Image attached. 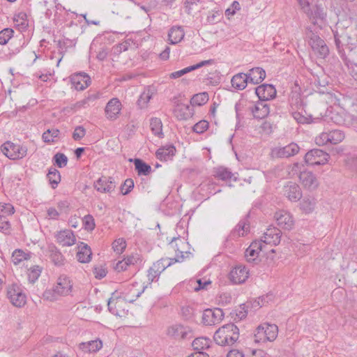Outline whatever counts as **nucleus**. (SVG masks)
I'll return each mask as SVG.
<instances>
[{
  "instance_id": "nucleus-1",
  "label": "nucleus",
  "mask_w": 357,
  "mask_h": 357,
  "mask_svg": "<svg viewBox=\"0 0 357 357\" xmlns=\"http://www.w3.org/2000/svg\"><path fill=\"white\" fill-rule=\"evenodd\" d=\"M239 339V329L233 323L225 324L214 333L215 342L222 347L232 346Z\"/></svg>"
},
{
  "instance_id": "nucleus-2",
  "label": "nucleus",
  "mask_w": 357,
  "mask_h": 357,
  "mask_svg": "<svg viewBox=\"0 0 357 357\" xmlns=\"http://www.w3.org/2000/svg\"><path fill=\"white\" fill-rule=\"evenodd\" d=\"M305 35L308 44L310 45L312 50L317 54L319 58L325 59L328 56V47L326 44L325 41L319 37L316 29H313L312 25L305 28Z\"/></svg>"
},
{
  "instance_id": "nucleus-3",
  "label": "nucleus",
  "mask_w": 357,
  "mask_h": 357,
  "mask_svg": "<svg viewBox=\"0 0 357 357\" xmlns=\"http://www.w3.org/2000/svg\"><path fill=\"white\" fill-rule=\"evenodd\" d=\"M2 153L10 160H18L26 155L27 148L10 141L6 142L1 146Z\"/></svg>"
},
{
  "instance_id": "nucleus-4",
  "label": "nucleus",
  "mask_w": 357,
  "mask_h": 357,
  "mask_svg": "<svg viewBox=\"0 0 357 357\" xmlns=\"http://www.w3.org/2000/svg\"><path fill=\"white\" fill-rule=\"evenodd\" d=\"M329 158L326 152L319 149H313L305 153L304 160L308 165H322L328 162Z\"/></svg>"
},
{
  "instance_id": "nucleus-5",
  "label": "nucleus",
  "mask_w": 357,
  "mask_h": 357,
  "mask_svg": "<svg viewBox=\"0 0 357 357\" xmlns=\"http://www.w3.org/2000/svg\"><path fill=\"white\" fill-rule=\"evenodd\" d=\"M305 13H306L312 22L313 29H314L315 25H318L319 28H321L326 17L324 8L320 5H315L312 8L310 7L307 9H305Z\"/></svg>"
},
{
  "instance_id": "nucleus-6",
  "label": "nucleus",
  "mask_w": 357,
  "mask_h": 357,
  "mask_svg": "<svg viewBox=\"0 0 357 357\" xmlns=\"http://www.w3.org/2000/svg\"><path fill=\"white\" fill-rule=\"evenodd\" d=\"M224 312L221 308L206 309L202 313V323L205 326H213L220 323L224 318Z\"/></svg>"
},
{
  "instance_id": "nucleus-7",
  "label": "nucleus",
  "mask_w": 357,
  "mask_h": 357,
  "mask_svg": "<svg viewBox=\"0 0 357 357\" xmlns=\"http://www.w3.org/2000/svg\"><path fill=\"white\" fill-rule=\"evenodd\" d=\"M167 335L176 340H188L192 337V330L181 324L169 326L167 330Z\"/></svg>"
},
{
  "instance_id": "nucleus-8",
  "label": "nucleus",
  "mask_w": 357,
  "mask_h": 357,
  "mask_svg": "<svg viewBox=\"0 0 357 357\" xmlns=\"http://www.w3.org/2000/svg\"><path fill=\"white\" fill-rule=\"evenodd\" d=\"M299 150L300 148L298 144L291 142L285 146L273 148L271 151V155L273 158H287L296 155Z\"/></svg>"
},
{
  "instance_id": "nucleus-9",
  "label": "nucleus",
  "mask_w": 357,
  "mask_h": 357,
  "mask_svg": "<svg viewBox=\"0 0 357 357\" xmlns=\"http://www.w3.org/2000/svg\"><path fill=\"white\" fill-rule=\"evenodd\" d=\"M274 218L282 229L289 231L294 227V220L289 212L284 210L277 211Z\"/></svg>"
},
{
  "instance_id": "nucleus-10",
  "label": "nucleus",
  "mask_w": 357,
  "mask_h": 357,
  "mask_svg": "<svg viewBox=\"0 0 357 357\" xmlns=\"http://www.w3.org/2000/svg\"><path fill=\"white\" fill-rule=\"evenodd\" d=\"M73 86L77 91H83L91 84V77L84 72L75 73L70 77Z\"/></svg>"
},
{
  "instance_id": "nucleus-11",
  "label": "nucleus",
  "mask_w": 357,
  "mask_h": 357,
  "mask_svg": "<svg viewBox=\"0 0 357 357\" xmlns=\"http://www.w3.org/2000/svg\"><path fill=\"white\" fill-rule=\"evenodd\" d=\"M7 296L10 303L16 307H21L26 303V296L17 284H13L8 288Z\"/></svg>"
},
{
  "instance_id": "nucleus-12",
  "label": "nucleus",
  "mask_w": 357,
  "mask_h": 357,
  "mask_svg": "<svg viewBox=\"0 0 357 357\" xmlns=\"http://www.w3.org/2000/svg\"><path fill=\"white\" fill-rule=\"evenodd\" d=\"M255 95L259 100L267 102V100L273 99L276 96V89L275 86L269 84H261L255 88Z\"/></svg>"
},
{
  "instance_id": "nucleus-13",
  "label": "nucleus",
  "mask_w": 357,
  "mask_h": 357,
  "mask_svg": "<svg viewBox=\"0 0 357 357\" xmlns=\"http://www.w3.org/2000/svg\"><path fill=\"white\" fill-rule=\"evenodd\" d=\"M281 236L282 232L280 229L270 226L266 229L261 240L265 244L277 245L280 243Z\"/></svg>"
},
{
  "instance_id": "nucleus-14",
  "label": "nucleus",
  "mask_w": 357,
  "mask_h": 357,
  "mask_svg": "<svg viewBox=\"0 0 357 357\" xmlns=\"http://www.w3.org/2000/svg\"><path fill=\"white\" fill-rule=\"evenodd\" d=\"M299 179L303 187L310 191L317 189L319 185L317 176L312 172H301Z\"/></svg>"
},
{
  "instance_id": "nucleus-15",
  "label": "nucleus",
  "mask_w": 357,
  "mask_h": 357,
  "mask_svg": "<svg viewBox=\"0 0 357 357\" xmlns=\"http://www.w3.org/2000/svg\"><path fill=\"white\" fill-rule=\"evenodd\" d=\"M72 287L69 278L67 275H62L58 278L57 283L53 288V291L59 296H66L71 291Z\"/></svg>"
},
{
  "instance_id": "nucleus-16",
  "label": "nucleus",
  "mask_w": 357,
  "mask_h": 357,
  "mask_svg": "<svg viewBox=\"0 0 357 357\" xmlns=\"http://www.w3.org/2000/svg\"><path fill=\"white\" fill-rule=\"evenodd\" d=\"M47 252L49 258L54 266H62L65 264V257L54 244L50 243L47 245Z\"/></svg>"
},
{
  "instance_id": "nucleus-17",
  "label": "nucleus",
  "mask_w": 357,
  "mask_h": 357,
  "mask_svg": "<svg viewBox=\"0 0 357 357\" xmlns=\"http://www.w3.org/2000/svg\"><path fill=\"white\" fill-rule=\"evenodd\" d=\"M121 109V103L120 100L114 98H112L106 105L105 112L108 119L114 121L117 119Z\"/></svg>"
},
{
  "instance_id": "nucleus-18",
  "label": "nucleus",
  "mask_w": 357,
  "mask_h": 357,
  "mask_svg": "<svg viewBox=\"0 0 357 357\" xmlns=\"http://www.w3.org/2000/svg\"><path fill=\"white\" fill-rule=\"evenodd\" d=\"M94 188L98 192L107 193L114 191L116 185L112 177L101 176L94 183Z\"/></svg>"
},
{
  "instance_id": "nucleus-19",
  "label": "nucleus",
  "mask_w": 357,
  "mask_h": 357,
  "mask_svg": "<svg viewBox=\"0 0 357 357\" xmlns=\"http://www.w3.org/2000/svg\"><path fill=\"white\" fill-rule=\"evenodd\" d=\"M248 276V271H247L245 266L241 265L236 266L229 273V279L235 284L243 283Z\"/></svg>"
},
{
  "instance_id": "nucleus-20",
  "label": "nucleus",
  "mask_w": 357,
  "mask_h": 357,
  "mask_svg": "<svg viewBox=\"0 0 357 357\" xmlns=\"http://www.w3.org/2000/svg\"><path fill=\"white\" fill-rule=\"evenodd\" d=\"M284 195L291 202H297L302 197V192L299 185L289 181L283 188Z\"/></svg>"
},
{
  "instance_id": "nucleus-21",
  "label": "nucleus",
  "mask_w": 357,
  "mask_h": 357,
  "mask_svg": "<svg viewBox=\"0 0 357 357\" xmlns=\"http://www.w3.org/2000/svg\"><path fill=\"white\" fill-rule=\"evenodd\" d=\"M252 114L255 119H262L270 113V105L261 100L256 102L255 105L250 107Z\"/></svg>"
},
{
  "instance_id": "nucleus-22",
  "label": "nucleus",
  "mask_w": 357,
  "mask_h": 357,
  "mask_svg": "<svg viewBox=\"0 0 357 357\" xmlns=\"http://www.w3.org/2000/svg\"><path fill=\"white\" fill-rule=\"evenodd\" d=\"M170 244L175 248L176 253L179 254V255H185V258H189L192 255L190 252L185 250L189 248V243L184 238L180 236L174 237Z\"/></svg>"
},
{
  "instance_id": "nucleus-23",
  "label": "nucleus",
  "mask_w": 357,
  "mask_h": 357,
  "mask_svg": "<svg viewBox=\"0 0 357 357\" xmlns=\"http://www.w3.org/2000/svg\"><path fill=\"white\" fill-rule=\"evenodd\" d=\"M56 238L57 242L62 246H71L76 241L73 231L70 229L59 231L56 235Z\"/></svg>"
},
{
  "instance_id": "nucleus-24",
  "label": "nucleus",
  "mask_w": 357,
  "mask_h": 357,
  "mask_svg": "<svg viewBox=\"0 0 357 357\" xmlns=\"http://www.w3.org/2000/svg\"><path fill=\"white\" fill-rule=\"evenodd\" d=\"M176 148L173 144H168L159 148L156 153V157L161 161H167L172 160L175 155Z\"/></svg>"
},
{
  "instance_id": "nucleus-25",
  "label": "nucleus",
  "mask_w": 357,
  "mask_h": 357,
  "mask_svg": "<svg viewBox=\"0 0 357 357\" xmlns=\"http://www.w3.org/2000/svg\"><path fill=\"white\" fill-rule=\"evenodd\" d=\"M174 112L178 120H187L193 115V109L191 105L183 103L178 104Z\"/></svg>"
},
{
  "instance_id": "nucleus-26",
  "label": "nucleus",
  "mask_w": 357,
  "mask_h": 357,
  "mask_svg": "<svg viewBox=\"0 0 357 357\" xmlns=\"http://www.w3.org/2000/svg\"><path fill=\"white\" fill-rule=\"evenodd\" d=\"M79 251L77 253V258L81 263H88L91 259L92 252L91 248L83 242L78 245Z\"/></svg>"
},
{
  "instance_id": "nucleus-27",
  "label": "nucleus",
  "mask_w": 357,
  "mask_h": 357,
  "mask_svg": "<svg viewBox=\"0 0 357 357\" xmlns=\"http://www.w3.org/2000/svg\"><path fill=\"white\" fill-rule=\"evenodd\" d=\"M247 75L250 82L257 84L265 79L266 72L263 68L256 67L250 69Z\"/></svg>"
},
{
  "instance_id": "nucleus-28",
  "label": "nucleus",
  "mask_w": 357,
  "mask_h": 357,
  "mask_svg": "<svg viewBox=\"0 0 357 357\" xmlns=\"http://www.w3.org/2000/svg\"><path fill=\"white\" fill-rule=\"evenodd\" d=\"M250 229L248 220L247 219L241 220L236 227L231 231L230 238H236L243 236L248 233Z\"/></svg>"
},
{
  "instance_id": "nucleus-29",
  "label": "nucleus",
  "mask_w": 357,
  "mask_h": 357,
  "mask_svg": "<svg viewBox=\"0 0 357 357\" xmlns=\"http://www.w3.org/2000/svg\"><path fill=\"white\" fill-rule=\"evenodd\" d=\"M185 36V32L182 26H172L168 33L170 44L175 45L181 42Z\"/></svg>"
},
{
  "instance_id": "nucleus-30",
  "label": "nucleus",
  "mask_w": 357,
  "mask_h": 357,
  "mask_svg": "<svg viewBox=\"0 0 357 357\" xmlns=\"http://www.w3.org/2000/svg\"><path fill=\"white\" fill-rule=\"evenodd\" d=\"M249 82L247 73H240L233 76L231 80L232 86L237 90H243Z\"/></svg>"
},
{
  "instance_id": "nucleus-31",
  "label": "nucleus",
  "mask_w": 357,
  "mask_h": 357,
  "mask_svg": "<svg viewBox=\"0 0 357 357\" xmlns=\"http://www.w3.org/2000/svg\"><path fill=\"white\" fill-rule=\"evenodd\" d=\"M335 44L338 51L340 56H341L342 53L345 52L344 46L349 47L347 44L348 37L344 34L340 35L337 31H333Z\"/></svg>"
},
{
  "instance_id": "nucleus-32",
  "label": "nucleus",
  "mask_w": 357,
  "mask_h": 357,
  "mask_svg": "<svg viewBox=\"0 0 357 357\" xmlns=\"http://www.w3.org/2000/svg\"><path fill=\"white\" fill-rule=\"evenodd\" d=\"M16 28L20 31H24L26 30L29 26V20H27V15L24 12H20L15 14L13 17Z\"/></svg>"
},
{
  "instance_id": "nucleus-33",
  "label": "nucleus",
  "mask_w": 357,
  "mask_h": 357,
  "mask_svg": "<svg viewBox=\"0 0 357 357\" xmlns=\"http://www.w3.org/2000/svg\"><path fill=\"white\" fill-rule=\"evenodd\" d=\"M150 128L152 133L158 137L163 138L164 134L162 132V123L160 119L157 117H152L150 119Z\"/></svg>"
},
{
  "instance_id": "nucleus-34",
  "label": "nucleus",
  "mask_w": 357,
  "mask_h": 357,
  "mask_svg": "<svg viewBox=\"0 0 357 357\" xmlns=\"http://www.w3.org/2000/svg\"><path fill=\"white\" fill-rule=\"evenodd\" d=\"M259 326L263 327V331L265 332V335L268 341L272 342L275 340L278 333V328L275 324L264 323Z\"/></svg>"
},
{
  "instance_id": "nucleus-35",
  "label": "nucleus",
  "mask_w": 357,
  "mask_h": 357,
  "mask_svg": "<svg viewBox=\"0 0 357 357\" xmlns=\"http://www.w3.org/2000/svg\"><path fill=\"white\" fill-rule=\"evenodd\" d=\"M133 162L138 175L147 176L151 173V167L142 159L135 158Z\"/></svg>"
},
{
  "instance_id": "nucleus-36",
  "label": "nucleus",
  "mask_w": 357,
  "mask_h": 357,
  "mask_svg": "<svg viewBox=\"0 0 357 357\" xmlns=\"http://www.w3.org/2000/svg\"><path fill=\"white\" fill-rule=\"evenodd\" d=\"M316 199L312 197H305L300 202V208L305 213H310L314 209Z\"/></svg>"
},
{
  "instance_id": "nucleus-37",
  "label": "nucleus",
  "mask_w": 357,
  "mask_h": 357,
  "mask_svg": "<svg viewBox=\"0 0 357 357\" xmlns=\"http://www.w3.org/2000/svg\"><path fill=\"white\" fill-rule=\"evenodd\" d=\"M102 347V341L99 339L81 344V349L86 352H96Z\"/></svg>"
},
{
  "instance_id": "nucleus-38",
  "label": "nucleus",
  "mask_w": 357,
  "mask_h": 357,
  "mask_svg": "<svg viewBox=\"0 0 357 357\" xmlns=\"http://www.w3.org/2000/svg\"><path fill=\"white\" fill-rule=\"evenodd\" d=\"M47 177L53 189H55L61 181L59 171L52 167L49 169Z\"/></svg>"
},
{
  "instance_id": "nucleus-39",
  "label": "nucleus",
  "mask_w": 357,
  "mask_h": 357,
  "mask_svg": "<svg viewBox=\"0 0 357 357\" xmlns=\"http://www.w3.org/2000/svg\"><path fill=\"white\" fill-rule=\"evenodd\" d=\"M31 252H24L21 249L15 250L12 255V261L14 264L17 265L22 261L28 260L31 258Z\"/></svg>"
},
{
  "instance_id": "nucleus-40",
  "label": "nucleus",
  "mask_w": 357,
  "mask_h": 357,
  "mask_svg": "<svg viewBox=\"0 0 357 357\" xmlns=\"http://www.w3.org/2000/svg\"><path fill=\"white\" fill-rule=\"evenodd\" d=\"M348 52L342 53L340 56L345 63H352L357 62V46L354 47H347Z\"/></svg>"
},
{
  "instance_id": "nucleus-41",
  "label": "nucleus",
  "mask_w": 357,
  "mask_h": 357,
  "mask_svg": "<svg viewBox=\"0 0 357 357\" xmlns=\"http://www.w3.org/2000/svg\"><path fill=\"white\" fill-rule=\"evenodd\" d=\"M209 100V96L207 92H202L195 94L190 99L191 106H202L206 104Z\"/></svg>"
},
{
  "instance_id": "nucleus-42",
  "label": "nucleus",
  "mask_w": 357,
  "mask_h": 357,
  "mask_svg": "<svg viewBox=\"0 0 357 357\" xmlns=\"http://www.w3.org/2000/svg\"><path fill=\"white\" fill-rule=\"evenodd\" d=\"M192 347L196 351H202L209 347V339L206 337L195 338L192 342Z\"/></svg>"
},
{
  "instance_id": "nucleus-43",
  "label": "nucleus",
  "mask_w": 357,
  "mask_h": 357,
  "mask_svg": "<svg viewBox=\"0 0 357 357\" xmlns=\"http://www.w3.org/2000/svg\"><path fill=\"white\" fill-rule=\"evenodd\" d=\"M43 268L38 265H34L28 269V280L31 283H34L40 277Z\"/></svg>"
},
{
  "instance_id": "nucleus-44",
  "label": "nucleus",
  "mask_w": 357,
  "mask_h": 357,
  "mask_svg": "<svg viewBox=\"0 0 357 357\" xmlns=\"http://www.w3.org/2000/svg\"><path fill=\"white\" fill-rule=\"evenodd\" d=\"M215 172V176L222 181H229L234 176L232 172L228 168L224 167H218Z\"/></svg>"
},
{
  "instance_id": "nucleus-45",
  "label": "nucleus",
  "mask_w": 357,
  "mask_h": 357,
  "mask_svg": "<svg viewBox=\"0 0 357 357\" xmlns=\"http://www.w3.org/2000/svg\"><path fill=\"white\" fill-rule=\"evenodd\" d=\"M59 132V130L56 128L48 129L47 131L44 132L42 135L43 140L45 143L54 142L55 138L58 137Z\"/></svg>"
},
{
  "instance_id": "nucleus-46",
  "label": "nucleus",
  "mask_w": 357,
  "mask_h": 357,
  "mask_svg": "<svg viewBox=\"0 0 357 357\" xmlns=\"http://www.w3.org/2000/svg\"><path fill=\"white\" fill-rule=\"evenodd\" d=\"M330 137V143L337 144L342 142L345 135L344 132L340 130H333L328 132Z\"/></svg>"
},
{
  "instance_id": "nucleus-47",
  "label": "nucleus",
  "mask_w": 357,
  "mask_h": 357,
  "mask_svg": "<svg viewBox=\"0 0 357 357\" xmlns=\"http://www.w3.org/2000/svg\"><path fill=\"white\" fill-rule=\"evenodd\" d=\"M153 96V92L148 89L145 90L139 96L137 104L139 106L140 108H144L146 107L147 103L150 101V100L152 98Z\"/></svg>"
},
{
  "instance_id": "nucleus-48",
  "label": "nucleus",
  "mask_w": 357,
  "mask_h": 357,
  "mask_svg": "<svg viewBox=\"0 0 357 357\" xmlns=\"http://www.w3.org/2000/svg\"><path fill=\"white\" fill-rule=\"evenodd\" d=\"M77 40L73 39H69L68 38H63L62 40L58 41V47L59 50L62 52H66L68 48L73 47L75 46Z\"/></svg>"
},
{
  "instance_id": "nucleus-49",
  "label": "nucleus",
  "mask_w": 357,
  "mask_h": 357,
  "mask_svg": "<svg viewBox=\"0 0 357 357\" xmlns=\"http://www.w3.org/2000/svg\"><path fill=\"white\" fill-rule=\"evenodd\" d=\"M14 31L11 28H5L0 31V45H4L13 37Z\"/></svg>"
},
{
  "instance_id": "nucleus-50",
  "label": "nucleus",
  "mask_w": 357,
  "mask_h": 357,
  "mask_svg": "<svg viewBox=\"0 0 357 357\" xmlns=\"http://www.w3.org/2000/svg\"><path fill=\"white\" fill-rule=\"evenodd\" d=\"M67 156L62 153H56L53 157L54 165L59 168H63L67 165L68 163Z\"/></svg>"
},
{
  "instance_id": "nucleus-51",
  "label": "nucleus",
  "mask_w": 357,
  "mask_h": 357,
  "mask_svg": "<svg viewBox=\"0 0 357 357\" xmlns=\"http://www.w3.org/2000/svg\"><path fill=\"white\" fill-rule=\"evenodd\" d=\"M135 286V284H133L132 287L129 290V292L126 296V299L129 303H133L134 301H135L142 295V294L144 291L145 289L146 288V286H144L140 291L136 293L135 292L134 289Z\"/></svg>"
},
{
  "instance_id": "nucleus-52",
  "label": "nucleus",
  "mask_w": 357,
  "mask_h": 357,
  "mask_svg": "<svg viewBox=\"0 0 357 357\" xmlns=\"http://www.w3.org/2000/svg\"><path fill=\"white\" fill-rule=\"evenodd\" d=\"M264 328L262 326H259L255 331L254 334V341L256 343L266 342L268 341L265 335V332L263 331Z\"/></svg>"
},
{
  "instance_id": "nucleus-53",
  "label": "nucleus",
  "mask_w": 357,
  "mask_h": 357,
  "mask_svg": "<svg viewBox=\"0 0 357 357\" xmlns=\"http://www.w3.org/2000/svg\"><path fill=\"white\" fill-rule=\"evenodd\" d=\"M208 126L207 121L201 120L193 126L192 130L197 134H202L208 128Z\"/></svg>"
},
{
  "instance_id": "nucleus-54",
  "label": "nucleus",
  "mask_w": 357,
  "mask_h": 357,
  "mask_svg": "<svg viewBox=\"0 0 357 357\" xmlns=\"http://www.w3.org/2000/svg\"><path fill=\"white\" fill-rule=\"evenodd\" d=\"M15 213L14 207L10 204L0 203V215L7 218Z\"/></svg>"
},
{
  "instance_id": "nucleus-55",
  "label": "nucleus",
  "mask_w": 357,
  "mask_h": 357,
  "mask_svg": "<svg viewBox=\"0 0 357 357\" xmlns=\"http://www.w3.org/2000/svg\"><path fill=\"white\" fill-rule=\"evenodd\" d=\"M112 248L116 253L121 254L126 248V242L123 238H118L113 242Z\"/></svg>"
},
{
  "instance_id": "nucleus-56",
  "label": "nucleus",
  "mask_w": 357,
  "mask_h": 357,
  "mask_svg": "<svg viewBox=\"0 0 357 357\" xmlns=\"http://www.w3.org/2000/svg\"><path fill=\"white\" fill-rule=\"evenodd\" d=\"M134 181L132 178H127L121 185V191L123 195L129 194L134 188Z\"/></svg>"
},
{
  "instance_id": "nucleus-57",
  "label": "nucleus",
  "mask_w": 357,
  "mask_h": 357,
  "mask_svg": "<svg viewBox=\"0 0 357 357\" xmlns=\"http://www.w3.org/2000/svg\"><path fill=\"white\" fill-rule=\"evenodd\" d=\"M255 250H252L251 248H247L245 252V256L248 262H252L253 264H257L259 259V252L255 251Z\"/></svg>"
},
{
  "instance_id": "nucleus-58",
  "label": "nucleus",
  "mask_w": 357,
  "mask_h": 357,
  "mask_svg": "<svg viewBox=\"0 0 357 357\" xmlns=\"http://www.w3.org/2000/svg\"><path fill=\"white\" fill-rule=\"evenodd\" d=\"M248 306L246 304L240 305L239 307L235 310L234 320H241L245 318L248 314Z\"/></svg>"
},
{
  "instance_id": "nucleus-59",
  "label": "nucleus",
  "mask_w": 357,
  "mask_h": 357,
  "mask_svg": "<svg viewBox=\"0 0 357 357\" xmlns=\"http://www.w3.org/2000/svg\"><path fill=\"white\" fill-rule=\"evenodd\" d=\"M221 13L220 11L212 10L208 13L206 18V22L209 24H215L220 22Z\"/></svg>"
},
{
  "instance_id": "nucleus-60",
  "label": "nucleus",
  "mask_w": 357,
  "mask_h": 357,
  "mask_svg": "<svg viewBox=\"0 0 357 357\" xmlns=\"http://www.w3.org/2000/svg\"><path fill=\"white\" fill-rule=\"evenodd\" d=\"M11 225L7 220V218L0 215V231L5 234H9L10 232Z\"/></svg>"
},
{
  "instance_id": "nucleus-61",
  "label": "nucleus",
  "mask_w": 357,
  "mask_h": 357,
  "mask_svg": "<svg viewBox=\"0 0 357 357\" xmlns=\"http://www.w3.org/2000/svg\"><path fill=\"white\" fill-rule=\"evenodd\" d=\"M127 266L134 265L142 261L141 256L137 253L127 256L123 259Z\"/></svg>"
},
{
  "instance_id": "nucleus-62",
  "label": "nucleus",
  "mask_w": 357,
  "mask_h": 357,
  "mask_svg": "<svg viewBox=\"0 0 357 357\" xmlns=\"http://www.w3.org/2000/svg\"><path fill=\"white\" fill-rule=\"evenodd\" d=\"M86 135V130L83 126H78L75 127L73 132V138L75 141L82 139Z\"/></svg>"
},
{
  "instance_id": "nucleus-63",
  "label": "nucleus",
  "mask_w": 357,
  "mask_h": 357,
  "mask_svg": "<svg viewBox=\"0 0 357 357\" xmlns=\"http://www.w3.org/2000/svg\"><path fill=\"white\" fill-rule=\"evenodd\" d=\"M290 105L291 107L294 105L296 106V107L298 109H303V102L302 100V98L301 96L298 93L293 94L291 96Z\"/></svg>"
},
{
  "instance_id": "nucleus-64",
  "label": "nucleus",
  "mask_w": 357,
  "mask_h": 357,
  "mask_svg": "<svg viewBox=\"0 0 357 357\" xmlns=\"http://www.w3.org/2000/svg\"><path fill=\"white\" fill-rule=\"evenodd\" d=\"M160 273L155 271L153 266H151L148 270L147 278L149 283L157 282L159 280Z\"/></svg>"
}]
</instances>
